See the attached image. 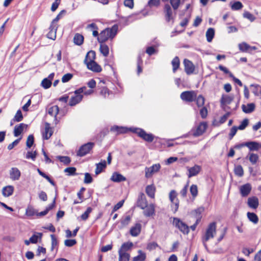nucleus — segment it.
<instances>
[{"label":"nucleus","instance_id":"603ef678","mask_svg":"<svg viewBox=\"0 0 261 261\" xmlns=\"http://www.w3.org/2000/svg\"><path fill=\"white\" fill-rule=\"evenodd\" d=\"M119 254V260L118 261H129L130 258V254L128 253H120Z\"/></svg>","mask_w":261,"mask_h":261},{"label":"nucleus","instance_id":"de8ad7c7","mask_svg":"<svg viewBox=\"0 0 261 261\" xmlns=\"http://www.w3.org/2000/svg\"><path fill=\"white\" fill-rule=\"evenodd\" d=\"M190 192L192 195L193 199H195L198 194L197 186L194 184L192 185L190 188Z\"/></svg>","mask_w":261,"mask_h":261},{"label":"nucleus","instance_id":"680f3d73","mask_svg":"<svg viewBox=\"0 0 261 261\" xmlns=\"http://www.w3.org/2000/svg\"><path fill=\"white\" fill-rule=\"evenodd\" d=\"M243 6L241 2L237 1L235 2L231 6L232 10H239L243 8Z\"/></svg>","mask_w":261,"mask_h":261},{"label":"nucleus","instance_id":"412c9836","mask_svg":"<svg viewBox=\"0 0 261 261\" xmlns=\"http://www.w3.org/2000/svg\"><path fill=\"white\" fill-rule=\"evenodd\" d=\"M21 175L20 170L16 167H13L10 170V177L13 180H17Z\"/></svg>","mask_w":261,"mask_h":261},{"label":"nucleus","instance_id":"4c0bfd02","mask_svg":"<svg viewBox=\"0 0 261 261\" xmlns=\"http://www.w3.org/2000/svg\"><path fill=\"white\" fill-rule=\"evenodd\" d=\"M133 246L132 242H126L124 243L121 246V248L118 251V252L120 253H127L126 251L132 248Z\"/></svg>","mask_w":261,"mask_h":261},{"label":"nucleus","instance_id":"4d7b16f0","mask_svg":"<svg viewBox=\"0 0 261 261\" xmlns=\"http://www.w3.org/2000/svg\"><path fill=\"white\" fill-rule=\"evenodd\" d=\"M37 155V153L36 151H28L26 155L25 158L27 159H32L33 161H35L36 156Z\"/></svg>","mask_w":261,"mask_h":261},{"label":"nucleus","instance_id":"4be33fe9","mask_svg":"<svg viewBox=\"0 0 261 261\" xmlns=\"http://www.w3.org/2000/svg\"><path fill=\"white\" fill-rule=\"evenodd\" d=\"M247 204L250 208L256 209L259 205L258 199L256 196H252L248 199Z\"/></svg>","mask_w":261,"mask_h":261},{"label":"nucleus","instance_id":"bb28decb","mask_svg":"<svg viewBox=\"0 0 261 261\" xmlns=\"http://www.w3.org/2000/svg\"><path fill=\"white\" fill-rule=\"evenodd\" d=\"M156 188L153 184L147 185L145 188V192L146 194L151 198H154Z\"/></svg>","mask_w":261,"mask_h":261},{"label":"nucleus","instance_id":"f257e3e1","mask_svg":"<svg viewBox=\"0 0 261 261\" xmlns=\"http://www.w3.org/2000/svg\"><path fill=\"white\" fill-rule=\"evenodd\" d=\"M180 97L182 101L187 102L196 101V104L198 108L204 106L205 103L204 96L201 94L197 96V93L194 90L182 92L180 95Z\"/></svg>","mask_w":261,"mask_h":261},{"label":"nucleus","instance_id":"c756f323","mask_svg":"<svg viewBox=\"0 0 261 261\" xmlns=\"http://www.w3.org/2000/svg\"><path fill=\"white\" fill-rule=\"evenodd\" d=\"M144 141L148 142H152L154 140V136L151 134H147L144 129L142 130L140 136Z\"/></svg>","mask_w":261,"mask_h":261},{"label":"nucleus","instance_id":"c03bdc74","mask_svg":"<svg viewBox=\"0 0 261 261\" xmlns=\"http://www.w3.org/2000/svg\"><path fill=\"white\" fill-rule=\"evenodd\" d=\"M50 238L51 240V251H53L55 249H56L57 250L58 249L59 243L56 237L55 234H53L50 235Z\"/></svg>","mask_w":261,"mask_h":261},{"label":"nucleus","instance_id":"39448f33","mask_svg":"<svg viewBox=\"0 0 261 261\" xmlns=\"http://www.w3.org/2000/svg\"><path fill=\"white\" fill-rule=\"evenodd\" d=\"M207 127L208 124L206 122H201L191 130V134L194 137L202 136L206 132Z\"/></svg>","mask_w":261,"mask_h":261},{"label":"nucleus","instance_id":"423d86ee","mask_svg":"<svg viewBox=\"0 0 261 261\" xmlns=\"http://www.w3.org/2000/svg\"><path fill=\"white\" fill-rule=\"evenodd\" d=\"M95 146L93 142H88L82 145L76 152V155L78 156L82 157L90 153Z\"/></svg>","mask_w":261,"mask_h":261},{"label":"nucleus","instance_id":"c85d7f7f","mask_svg":"<svg viewBox=\"0 0 261 261\" xmlns=\"http://www.w3.org/2000/svg\"><path fill=\"white\" fill-rule=\"evenodd\" d=\"M111 180L114 182H119L125 181L126 178L120 173L115 172L112 174Z\"/></svg>","mask_w":261,"mask_h":261},{"label":"nucleus","instance_id":"5701e85b","mask_svg":"<svg viewBox=\"0 0 261 261\" xmlns=\"http://www.w3.org/2000/svg\"><path fill=\"white\" fill-rule=\"evenodd\" d=\"M53 131L50 126L48 123H46L45 124L44 132L42 133V137L43 139L48 140L52 136Z\"/></svg>","mask_w":261,"mask_h":261},{"label":"nucleus","instance_id":"37998d69","mask_svg":"<svg viewBox=\"0 0 261 261\" xmlns=\"http://www.w3.org/2000/svg\"><path fill=\"white\" fill-rule=\"evenodd\" d=\"M59 108L58 106H53L49 108L48 110V114L54 117H56L57 115L59 113Z\"/></svg>","mask_w":261,"mask_h":261},{"label":"nucleus","instance_id":"f704fd0d","mask_svg":"<svg viewBox=\"0 0 261 261\" xmlns=\"http://www.w3.org/2000/svg\"><path fill=\"white\" fill-rule=\"evenodd\" d=\"M56 204L55 199H54L51 203L49 204L45 208V210L43 211H42L40 213H37L36 215L38 217H42L46 215L49 211L52 210L55 206Z\"/></svg>","mask_w":261,"mask_h":261},{"label":"nucleus","instance_id":"aec40b11","mask_svg":"<svg viewBox=\"0 0 261 261\" xmlns=\"http://www.w3.org/2000/svg\"><path fill=\"white\" fill-rule=\"evenodd\" d=\"M251 189V185L249 183H247L240 187V193L243 197H246L250 194Z\"/></svg>","mask_w":261,"mask_h":261},{"label":"nucleus","instance_id":"f8f14e48","mask_svg":"<svg viewBox=\"0 0 261 261\" xmlns=\"http://www.w3.org/2000/svg\"><path fill=\"white\" fill-rule=\"evenodd\" d=\"M184 70L187 75H191L194 73L195 70V66L192 61L185 59L183 62Z\"/></svg>","mask_w":261,"mask_h":261},{"label":"nucleus","instance_id":"09e8293b","mask_svg":"<svg viewBox=\"0 0 261 261\" xmlns=\"http://www.w3.org/2000/svg\"><path fill=\"white\" fill-rule=\"evenodd\" d=\"M139 254L133 257V261H144L146 259V254L141 250L138 251Z\"/></svg>","mask_w":261,"mask_h":261},{"label":"nucleus","instance_id":"a211bd4d","mask_svg":"<svg viewBox=\"0 0 261 261\" xmlns=\"http://www.w3.org/2000/svg\"><path fill=\"white\" fill-rule=\"evenodd\" d=\"M143 215L147 217H151L155 215V205L153 203L147 204L145 209H143Z\"/></svg>","mask_w":261,"mask_h":261},{"label":"nucleus","instance_id":"13d9d810","mask_svg":"<svg viewBox=\"0 0 261 261\" xmlns=\"http://www.w3.org/2000/svg\"><path fill=\"white\" fill-rule=\"evenodd\" d=\"M92 209L91 207H88L86 211L81 216V219L86 221L88 219L89 214L91 213Z\"/></svg>","mask_w":261,"mask_h":261},{"label":"nucleus","instance_id":"0e129e2a","mask_svg":"<svg viewBox=\"0 0 261 261\" xmlns=\"http://www.w3.org/2000/svg\"><path fill=\"white\" fill-rule=\"evenodd\" d=\"M110 94V91L106 87H103L100 92V94L103 97L106 98L109 96Z\"/></svg>","mask_w":261,"mask_h":261},{"label":"nucleus","instance_id":"393cba45","mask_svg":"<svg viewBox=\"0 0 261 261\" xmlns=\"http://www.w3.org/2000/svg\"><path fill=\"white\" fill-rule=\"evenodd\" d=\"M28 125L23 123L15 125L14 129V136L18 137L22 133L23 129L24 128L26 129Z\"/></svg>","mask_w":261,"mask_h":261},{"label":"nucleus","instance_id":"774afa93","mask_svg":"<svg viewBox=\"0 0 261 261\" xmlns=\"http://www.w3.org/2000/svg\"><path fill=\"white\" fill-rule=\"evenodd\" d=\"M58 158L61 162L63 163L65 165H68L71 162L70 158L67 156H59Z\"/></svg>","mask_w":261,"mask_h":261},{"label":"nucleus","instance_id":"4468645a","mask_svg":"<svg viewBox=\"0 0 261 261\" xmlns=\"http://www.w3.org/2000/svg\"><path fill=\"white\" fill-rule=\"evenodd\" d=\"M238 47L240 51L249 53H251L252 51L255 50L257 49L256 46H251L245 42L239 43L238 45Z\"/></svg>","mask_w":261,"mask_h":261},{"label":"nucleus","instance_id":"49530a36","mask_svg":"<svg viewBox=\"0 0 261 261\" xmlns=\"http://www.w3.org/2000/svg\"><path fill=\"white\" fill-rule=\"evenodd\" d=\"M247 218L250 221L254 224H257L258 222L257 216L254 213L248 212L247 214Z\"/></svg>","mask_w":261,"mask_h":261},{"label":"nucleus","instance_id":"79ce46f5","mask_svg":"<svg viewBox=\"0 0 261 261\" xmlns=\"http://www.w3.org/2000/svg\"><path fill=\"white\" fill-rule=\"evenodd\" d=\"M247 158L252 165H255L259 160V156L257 154L254 153H249Z\"/></svg>","mask_w":261,"mask_h":261},{"label":"nucleus","instance_id":"72a5a7b5","mask_svg":"<svg viewBox=\"0 0 261 261\" xmlns=\"http://www.w3.org/2000/svg\"><path fill=\"white\" fill-rule=\"evenodd\" d=\"M107 167V164L105 160L102 161L101 162L96 164V169L95 173L96 175L100 174L104 169Z\"/></svg>","mask_w":261,"mask_h":261},{"label":"nucleus","instance_id":"a19ab883","mask_svg":"<svg viewBox=\"0 0 261 261\" xmlns=\"http://www.w3.org/2000/svg\"><path fill=\"white\" fill-rule=\"evenodd\" d=\"M172 66V71L174 73L176 72L177 69L179 68L180 60L177 56L175 57L171 61Z\"/></svg>","mask_w":261,"mask_h":261},{"label":"nucleus","instance_id":"6e6552de","mask_svg":"<svg viewBox=\"0 0 261 261\" xmlns=\"http://www.w3.org/2000/svg\"><path fill=\"white\" fill-rule=\"evenodd\" d=\"M177 196V194L175 190H172L170 192L169 197L171 202L172 210L174 213L177 211L179 204V201Z\"/></svg>","mask_w":261,"mask_h":261},{"label":"nucleus","instance_id":"864d4df0","mask_svg":"<svg viewBox=\"0 0 261 261\" xmlns=\"http://www.w3.org/2000/svg\"><path fill=\"white\" fill-rule=\"evenodd\" d=\"M38 235L34 234L30 238V241L31 243L36 244L38 242V239H41L42 233L41 232L37 233Z\"/></svg>","mask_w":261,"mask_h":261},{"label":"nucleus","instance_id":"0eeeda50","mask_svg":"<svg viewBox=\"0 0 261 261\" xmlns=\"http://www.w3.org/2000/svg\"><path fill=\"white\" fill-rule=\"evenodd\" d=\"M173 224L184 234H188L190 232V227L179 218H173Z\"/></svg>","mask_w":261,"mask_h":261},{"label":"nucleus","instance_id":"f3484780","mask_svg":"<svg viewBox=\"0 0 261 261\" xmlns=\"http://www.w3.org/2000/svg\"><path fill=\"white\" fill-rule=\"evenodd\" d=\"M96 82L94 79L90 80L87 83V86L89 88V89H87V87L86 86H83V87H85L86 89L84 90V94L86 95H89L92 94L94 92L93 89L96 87Z\"/></svg>","mask_w":261,"mask_h":261},{"label":"nucleus","instance_id":"1a4fd4ad","mask_svg":"<svg viewBox=\"0 0 261 261\" xmlns=\"http://www.w3.org/2000/svg\"><path fill=\"white\" fill-rule=\"evenodd\" d=\"M173 10V8L168 4H165L164 6L163 12L167 22H170L171 21H172L173 22H174V15Z\"/></svg>","mask_w":261,"mask_h":261},{"label":"nucleus","instance_id":"6ab92c4d","mask_svg":"<svg viewBox=\"0 0 261 261\" xmlns=\"http://www.w3.org/2000/svg\"><path fill=\"white\" fill-rule=\"evenodd\" d=\"M85 64L88 69L95 72H100L102 70V68L95 61L92 62H88Z\"/></svg>","mask_w":261,"mask_h":261},{"label":"nucleus","instance_id":"dca6fc26","mask_svg":"<svg viewBox=\"0 0 261 261\" xmlns=\"http://www.w3.org/2000/svg\"><path fill=\"white\" fill-rule=\"evenodd\" d=\"M142 230V225L140 223H136L129 230L130 234L134 237L138 236Z\"/></svg>","mask_w":261,"mask_h":261},{"label":"nucleus","instance_id":"cd10ccee","mask_svg":"<svg viewBox=\"0 0 261 261\" xmlns=\"http://www.w3.org/2000/svg\"><path fill=\"white\" fill-rule=\"evenodd\" d=\"M201 169V167L197 165H195L192 167L189 168V174H188V177L190 178L192 176L197 175L200 172Z\"/></svg>","mask_w":261,"mask_h":261},{"label":"nucleus","instance_id":"bf43d9fd","mask_svg":"<svg viewBox=\"0 0 261 261\" xmlns=\"http://www.w3.org/2000/svg\"><path fill=\"white\" fill-rule=\"evenodd\" d=\"M251 86L253 88L252 92L256 96H259V90L261 89V86L258 85H251Z\"/></svg>","mask_w":261,"mask_h":261},{"label":"nucleus","instance_id":"473e14b6","mask_svg":"<svg viewBox=\"0 0 261 261\" xmlns=\"http://www.w3.org/2000/svg\"><path fill=\"white\" fill-rule=\"evenodd\" d=\"M132 217L130 215H126L121 218L120 220V228H123L127 226L130 222Z\"/></svg>","mask_w":261,"mask_h":261},{"label":"nucleus","instance_id":"9b49d317","mask_svg":"<svg viewBox=\"0 0 261 261\" xmlns=\"http://www.w3.org/2000/svg\"><path fill=\"white\" fill-rule=\"evenodd\" d=\"M244 146L247 147L250 151H257L261 148V144L258 142L254 141L247 142L241 144L236 147L240 148Z\"/></svg>","mask_w":261,"mask_h":261},{"label":"nucleus","instance_id":"a878e982","mask_svg":"<svg viewBox=\"0 0 261 261\" xmlns=\"http://www.w3.org/2000/svg\"><path fill=\"white\" fill-rule=\"evenodd\" d=\"M58 27L56 25L50 24L49 30V31L47 34L46 36L48 38L55 40L56 38V32Z\"/></svg>","mask_w":261,"mask_h":261},{"label":"nucleus","instance_id":"ea45409f","mask_svg":"<svg viewBox=\"0 0 261 261\" xmlns=\"http://www.w3.org/2000/svg\"><path fill=\"white\" fill-rule=\"evenodd\" d=\"M100 52L104 57H108L109 54V48L108 46L104 43H100Z\"/></svg>","mask_w":261,"mask_h":261},{"label":"nucleus","instance_id":"58836bf2","mask_svg":"<svg viewBox=\"0 0 261 261\" xmlns=\"http://www.w3.org/2000/svg\"><path fill=\"white\" fill-rule=\"evenodd\" d=\"M84 36L79 33H76L73 37V42L77 45H81L84 42Z\"/></svg>","mask_w":261,"mask_h":261},{"label":"nucleus","instance_id":"7ed1b4c3","mask_svg":"<svg viewBox=\"0 0 261 261\" xmlns=\"http://www.w3.org/2000/svg\"><path fill=\"white\" fill-rule=\"evenodd\" d=\"M217 224L215 222L210 223L205 229V232L201 236L202 243L205 248H207L206 242L211 239L214 238L216 234Z\"/></svg>","mask_w":261,"mask_h":261},{"label":"nucleus","instance_id":"20e7f679","mask_svg":"<svg viewBox=\"0 0 261 261\" xmlns=\"http://www.w3.org/2000/svg\"><path fill=\"white\" fill-rule=\"evenodd\" d=\"M85 87H81L74 92V95L71 96L69 99L68 105L71 107L75 106L81 102L83 98V95Z\"/></svg>","mask_w":261,"mask_h":261},{"label":"nucleus","instance_id":"052dcab7","mask_svg":"<svg viewBox=\"0 0 261 261\" xmlns=\"http://www.w3.org/2000/svg\"><path fill=\"white\" fill-rule=\"evenodd\" d=\"M201 108L199 111L200 116L202 118L205 119L207 117L208 114V111L207 108L203 106L201 107Z\"/></svg>","mask_w":261,"mask_h":261},{"label":"nucleus","instance_id":"ddd939ff","mask_svg":"<svg viewBox=\"0 0 261 261\" xmlns=\"http://www.w3.org/2000/svg\"><path fill=\"white\" fill-rule=\"evenodd\" d=\"M137 206L141 209H145L148 204V202L145 194L141 192L138 195V197L136 202Z\"/></svg>","mask_w":261,"mask_h":261},{"label":"nucleus","instance_id":"e2e57ef3","mask_svg":"<svg viewBox=\"0 0 261 261\" xmlns=\"http://www.w3.org/2000/svg\"><path fill=\"white\" fill-rule=\"evenodd\" d=\"M204 211V208L203 207H200L197 208L194 211V213L195 215V217H196V219H200V221H201L202 216L201 214Z\"/></svg>","mask_w":261,"mask_h":261},{"label":"nucleus","instance_id":"c9c22d12","mask_svg":"<svg viewBox=\"0 0 261 261\" xmlns=\"http://www.w3.org/2000/svg\"><path fill=\"white\" fill-rule=\"evenodd\" d=\"M14 192V187L12 186H7L2 189V194L4 197H9L12 195Z\"/></svg>","mask_w":261,"mask_h":261},{"label":"nucleus","instance_id":"338daca9","mask_svg":"<svg viewBox=\"0 0 261 261\" xmlns=\"http://www.w3.org/2000/svg\"><path fill=\"white\" fill-rule=\"evenodd\" d=\"M41 85L44 89H48L50 87L51 82H50V80L45 78L42 80Z\"/></svg>","mask_w":261,"mask_h":261},{"label":"nucleus","instance_id":"69168bd1","mask_svg":"<svg viewBox=\"0 0 261 261\" xmlns=\"http://www.w3.org/2000/svg\"><path fill=\"white\" fill-rule=\"evenodd\" d=\"M34 142V137L33 135H30L27 140L26 145L28 148H31Z\"/></svg>","mask_w":261,"mask_h":261},{"label":"nucleus","instance_id":"b1692460","mask_svg":"<svg viewBox=\"0 0 261 261\" xmlns=\"http://www.w3.org/2000/svg\"><path fill=\"white\" fill-rule=\"evenodd\" d=\"M110 130L115 133V135L123 134L127 133L128 129L127 127L114 125L110 128Z\"/></svg>","mask_w":261,"mask_h":261},{"label":"nucleus","instance_id":"3c124183","mask_svg":"<svg viewBox=\"0 0 261 261\" xmlns=\"http://www.w3.org/2000/svg\"><path fill=\"white\" fill-rule=\"evenodd\" d=\"M76 169L74 167H67L64 169V172L67 173L68 176H72L76 174Z\"/></svg>","mask_w":261,"mask_h":261},{"label":"nucleus","instance_id":"9d476101","mask_svg":"<svg viewBox=\"0 0 261 261\" xmlns=\"http://www.w3.org/2000/svg\"><path fill=\"white\" fill-rule=\"evenodd\" d=\"M161 167V165L159 163L153 164L150 167H146L145 169V177L146 178L151 177L153 174L159 171Z\"/></svg>","mask_w":261,"mask_h":261},{"label":"nucleus","instance_id":"6e6d98bb","mask_svg":"<svg viewBox=\"0 0 261 261\" xmlns=\"http://www.w3.org/2000/svg\"><path fill=\"white\" fill-rule=\"evenodd\" d=\"M23 118V115H22V112H21V110H18L16 112V114H15V116H14V118H13L12 120L14 122H20L21 120H22Z\"/></svg>","mask_w":261,"mask_h":261},{"label":"nucleus","instance_id":"a18cd8bd","mask_svg":"<svg viewBox=\"0 0 261 261\" xmlns=\"http://www.w3.org/2000/svg\"><path fill=\"white\" fill-rule=\"evenodd\" d=\"M215 35V30L213 28H209L206 32V37L207 42H211Z\"/></svg>","mask_w":261,"mask_h":261},{"label":"nucleus","instance_id":"5fc2aeb1","mask_svg":"<svg viewBox=\"0 0 261 261\" xmlns=\"http://www.w3.org/2000/svg\"><path fill=\"white\" fill-rule=\"evenodd\" d=\"M234 172L236 175L242 177L244 175V170L241 165H237L235 167Z\"/></svg>","mask_w":261,"mask_h":261},{"label":"nucleus","instance_id":"2f4dec72","mask_svg":"<svg viewBox=\"0 0 261 261\" xmlns=\"http://www.w3.org/2000/svg\"><path fill=\"white\" fill-rule=\"evenodd\" d=\"M255 106L253 103H248L247 105H243L242 106V111L246 114L251 113L255 110Z\"/></svg>","mask_w":261,"mask_h":261},{"label":"nucleus","instance_id":"2eb2a0df","mask_svg":"<svg viewBox=\"0 0 261 261\" xmlns=\"http://www.w3.org/2000/svg\"><path fill=\"white\" fill-rule=\"evenodd\" d=\"M218 68L222 71H223L225 74H228L229 76L232 78V80L234 83L237 84L239 86L242 87L243 86V84L242 82L239 79L236 77L233 74L229 71V70L226 68L225 67L220 65L219 66Z\"/></svg>","mask_w":261,"mask_h":261},{"label":"nucleus","instance_id":"e433bc0d","mask_svg":"<svg viewBox=\"0 0 261 261\" xmlns=\"http://www.w3.org/2000/svg\"><path fill=\"white\" fill-rule=\"evenodd\" d=\"M96 58V53L94 50H90L88 51L86 56L84 60V63H86L88 62H92L95 61Z\"/></svg>","mask_w":261,"mask_h":261},{"label":"nucleus","instance_id":"8fccbe9b","mask_svg":"<svg viewBox=\"0 0 261 261\" xmlns=\"http://www.w3.org/2000/svg\"><path fill=\"white\" fill-rule=\"evenodd\" d=\"M170 4L171 7L173 8L175 11V14H176V10L178 9L180 5V0H170Z\"/></svg>","mask_w":261,"mask_h":261},{"label":"nucleus","instance_id":"7c9ffc66","mask_svg":"<svg viewBox=\"0 0 261 261\" xmlns=\"http://www.w3.org/2000/svg\"><path fill=\"white\" fill-rule=\"evenodd\" d=\"M233 100V96L223 94L220 99V103L221 105L226 106L230 104Z\"/></svg>","mask_w":261,"mask_h":261},{"label":"nucleus","instance_id":"f03ea898","mask_svg":"<svg viewBox=\"0 0 261 261\" xmlns=\"http://www.w3.org/2000/svg\"><path fill=\"white\" fill-rule=\"evenodd\" d=\"M118 29V25L115 24L111 28H106L102 31L97 38L98 42L105 43L109 39H112L116 36Z\"/></svg>","mask_w":261,"mask_h":261}]
</instances>
